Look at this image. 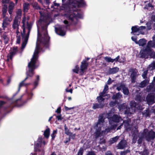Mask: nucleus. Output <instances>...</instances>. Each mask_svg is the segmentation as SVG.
<instances>
[{"instance_id": "41", "label": "nucleus", "mask_w": 155, "mask_h": 155, "mask_svg": "<svg viewBox=\"0 0 155 155\" xmlns=\"http://www.w3.org/2000/svg\"><path fill=\"white\" fill-rule=\"evenodd\" d=\"M18 47L17 46L14 47L13 48L12 51L9 53L14 55H15L18 51Z\"/></svg>"}, {"instance_id": "34", "label": "nucleus", "mask_w": 155, "mask_h": 155, "mask_svg": "<svg viewBox=\"0 0 155 155\" xmlns=\"http://www.w3.org/2000/svg\"><path fill=\"white\" fill-rule=\"evenodd\" d=\"M50 129L49 128H47L44 131V135L46 138H48L50 135Z\"/></svg>"}, {"instance_id": "55", "label": "nucleus", "mask_w": 155, "mask_h": 155, "mask_svg": "<svg viewBox=\"0 0 155 155\" xmlns=\"http://www.w3.org/2000/svg\"><path fill=\"white\" fill-rule=\"evenodd\" d=\"M32 26V24L31 23H29L28 21L27 23V28L28 30L31 31Z\"/></svg>"}, {"instance_id": "33", "label": "nucleus", "mask_w": 155, "mask_h": 155, "mask_svg": "<svg viewBox=\"0 0 155 155\" xmlns=\"http://www.w3.org/2000/svg\"><path fill=\"white\" fill-rule=\"evenodd\" d=\"M142 114L145 117H150V114L149 109V108H147L145 110H144L142 112Z\"/></svg>"}, {"instance_id": "14", "label": "nucleus", "mask_w": 155, "mask_h": 155, "mask_svg": "<svg viewBox=\"0 0 155 155\" xmlns=\"http://www.w3.org/2000/svg\"><path fill=\"white\" fill-rule=\"evenodd\" d=\"M88 66V63L86 62L85 60H83L80 66V73H83L84 71L87 69Z\"/></svg>"}, {"instance_id": "9", "label": "nucleus", "mask_w": 155, "mask_h": 155, "mask_svg": "<svg viewBox=\"0 0 155 155\" xmlns=\"http://www.w3.org/2000/svg\"><path fill=\"white\" fill-rule=\"evenodd\" d=\"M37 41L36 43V46L35 48L36 51L33 55V56L31 60L37 61L38 58V54L39 53V50L40 49V43H38Z\"/></svg>"}, {"instance_id": "5", "label": "nucleus", "mask_w": 155, "mask_h": 155, "mask_svg": "<svg viewBox=\"0 0 155 155\" xmlns=\"http://www.w3.org/2000/svg\"><path fill=\"white\" fill-rule=\"evenodd\" d=\"M67 17L69 20L74 25H75L77 23V18H82L83 15L82 14L78 12H77L76 14L73 13L68 14Z\"/></svg>"}, {"instance_id": "51", "label": "nucleus", "mask_w": 155, "mask_h": 155, "mask_svg": "<svg viewBox=\"0 0 155 155\" xmlns=\"http://www.w3.org/2000/svg\"><path fill=\"white\" fill-rule=\"evenodd\" d=\"M117 103V101H111L109 103V105L111 107H114Z\"/></svg>"}, {"instance_id": "25", "label": "nucleus", "mask_w": 155, "mask_h": 155, "mask_svg": "<svg viewBox=\"0 0 155 155\" xmlns=\"http://www.w3.org/2000/svg\"><path fill=\"white\" fill-rule=\"evenodd\" d=\"M39 13L40 15L41 18L38 20V22L40 24H41L43 22L45 21V16L44 13H42L41 11L39 12Z\"/></svg>"}, {"instance_id": "45", "label": "nucleus", "mask_w": 155, "mask_h": 155, "mask_svg": "<svg viewBox=\"0 0 155 155\" xmlns=\"http://www.w3.org/2000/svg\"><path fill=\"white\" fill-rule=\"evenodd\" d=\"M23 42H22V43L21 44V49H23L25 47V46L27 44V42L28 41V40H26V39H24V38H23Z\"/></svg>"}, {"instance_id": "2", "label": "nucleus", "mask_w": 155, "mask_h": 155, "mask_svg": "<svg viewBox=\"0 0 155 155\" xmlns=\"http://www.w3.org/2000/svg\"><path fill=\"white\" fill-rule=\"evenodd\" d=\"M22 97L21 96L20 98L15 100L14 103L16 104V105L19 107L22 106L23 104L22 103L19 105H18L17 104L18 101H21V99ZM7 102L3 101H0V116L2 115L3 112L4 113H8L11 112L12 110L13 107L15 106L14 105V103L12 102L9 105L7 104L5 105V104H7Z\"/></svg>"}, {"instance_id": "1", "label": "nucleus", "mask_w": 155, "mask_h": 155, "mask_svg": "<svg viewBox=\"0 0 155 155\" xmlns=\"http://www.w3.org/2000/svg\"><path fill=\"white\" fill-rule=\"evenodd\" d=\"M42 29L43 32V36L42 37L41 34L38 31L37 41L43 45L46 48H48L50 37L48 35L47 29L44 26L42 27Z\"/></svg>"}, {"instance_id": "31", "label": "nucleus", "mask_w": 155, "mask_h": 155, "mask_svg": "<svg viewBox=\"0 0 155 155\" xmlns=\"http://www.w3.org/2000/svg\"><path fill=\"white\" fill-rule=\"evenodd\" d=\"M114 62L115 61L116 62H118L119 63H123V62L124 60L125 59L123 58H120V56H118L116 58L114 59H113Z\"/></svg>"}, {"instance_id": "36", "label": "nucleus", "mask_w": 155, "mask_h": 155, "mask_svg": "<svg viewBox=\"0 0 155 155\" xmlns=\"http://www.w3.org/2000/svg\"><path fill=\"white\" fill-rule=\"evenodd\" d=\"M119 138V136H116L112 138H111L110 140V143L111 144H113L116 142Z\"/></svg>"}, {"instance_id": "21", "label": "nucleus", "mask_w": 155, "mask_h": 155, "mask_svg": "<svg viewBox=\"0 0 155 155\" xmlns=\"http://www.w3.org/2000/svg\"><path fill=\"white\" fill-rule=\"evenodd\" d=\"M119 69L117 67H115L112 68H110L109 69V73L110 74H113L117 72Z\"/></svg>"}, {"instance_id": "16", "label": "nucleus", "mask_w": 155, "mask_h": 155, "mask_svg": "<svg viewBox=\"0 0 155 155\" xmlns=\"http://www.w3.org/2000/svg\"><path fill=\"white\" fill-rule=\"evenodd\" d=\"M110 120L114 122L119 123L120 120H122L121 117L117 114H114L112 117L110 118Z\"/></svg>"}, {"instance_id": "37", "label": "nucleus", "mask_w": 155, "mask_h": 155, "mask_svg": "<svg viewBox=\"0 0 155 155\" xmlns=\"http://www.w3.org/2000/svg\"><path fill=\"white\" fill-rule=\"evenodd\" d=\"M123 123L124 124V128L125 129L127 130L129 128L130 124L128 120H124Z\"/></svg>"}, {"instance_id": "29", "label": "nucleus", "mask_w": 155, "mask_h": 155, "mask_svg": "<svg viewBox=\"0 0 155 155\" xmlns=\"http://www.w3.org/2000/svg\"><path fill=\"white\" fill-rule=\"evenodd\" d=\"M7 5L6 4H4L2 8V16L3 18L5 17L6 16V13L7 12Z\"/></svg>"}, {"instance_id": "27", "label": "nucleus", "mask_w": 155, "mask_h": 155, "mask_svg": "<svg viewBox=\"0 0 155 155\" xmlns=\"http://www.w3.org/2000/svg\"><path fill=\"white\" fill-rule=\"evenodd\" d=\"M147 42V41L144 38L141 39L138 42H136V44H138L140 46H143Z\"/></svg>"}, {"instance_id": "46", "label": "nucleus", "mask_w": 155, "mask_h": 155, "mask_svg": "<svg viewBox=\"0 0 155 155\" xmlns=\"http://www.w3.org/2000/svg\"><path fill=\"white\" fill-rule=\"evenodd\" d=\"M105 61L108 62L113 63L114 62L113 59L111 58L110 57L106 56L104 58Z\"/></svg>"}, {"instance_id": "52", "label": "nucleus", "mask_w": 155, "mask_h": 155, "mask_svg": "<svg viewBox=\"0 0 155 155\" xmlns=\"http://www.w3.org/2000/svg\"><path fill=\"white\" fill-rule=\"evenodd\" d=\"M0 98L4 100H6L7 101H9L10 100V99L8 97V96L5 95H1L0 94Z\"/></svg>"}, {"instance_id": "24", "label": "nucleus", "mask_w": 155, "mask_h": 155, "mask_svg": "<svg viewBox=\"0 0 155 155\" xmlns=\"http://www.w3.org/2000/svg\"><path fill=\"white\" fill-rule=\"evenodd\" d=\"M149 83V80L148 79H145L141 82L139 84V86L140 87H146Z\"/></svg>"}, {"instance_id": "49", "label": "nucleus", "mask_w": 155, "mask_h": 155, "mask_svg": "<svg viewBox=\"0 0 155 155\" xmlns=\"http://www.w3.org/2000/svg\"><path fill=\"white\" fill-rule=\"evenodd\" d=\"M148 70H147L143 71L142 74V76L143 79H145L147 78V76L148 73Z\"/></svg>"}, {"instance_id": "18", "label": "nucleus", "mask_w": 155, "mask_h": 155, "mask_svg": "<svg viewBox=\"0 0 155 155\" xmlns=\"http://www.w3.org/2000/svg\"><path fill=\"white\" fill-rule=\"evenodd\" d=\"M1 38L4 40L5 44H6L8 43L9 38L6 35V32H5L2 34L1 35Z\"/></svg>"}, {"instance_id": "23", "label": "nucleus", "mask_w": 155, "mask_h": 155, "mask_svg": "<svg viewBox=\"0 0 155 155\" xmlns=\"http://www.w3.org/2000/svg\"><path fill=\"white\" fill-rule=\"evenodd\" d=\"M29 6L30 4L28 2H25L23 4V11L24 12L26 13L28 12L29 9Z\"/></svg>"}, {"instance_id": "26", "label": "nucleus", "mask_w": 155, "mask_h": 155, "mask_svg": "<svg viewBox=\"0 0 155 155\" xmlns=\"http://www.w3.org/2000/svg\"><path fill=\"white\" fill-rule=\"evenodd\" d=\"M101 127H99L97 129L94 133L95 138L96 139H97L99 137H101Z\"/></svg>"}, {"instance_id": "30", "label": "nucleus", "mask_w": 155, "mask_h": 155, "mask_svg": "<svg viewBox=\"0 0 155 155\" xmlns=\"http://www.w3.org/2000/svg\"><path fill=\"white\" fill-rule=\"evenodd\" d=\"M105 94L104 93V92H101L99 94L100 95L99 96L97 97L96 99L97 100H98V101L100 102V101H104V98H103V97H105V96L104 95Z\"/></svg>"}, {"instance_id": "20", "label": "nucleus", "mask_w": 155, "mask_h": 155, "mask_svg": "<svg viewBox=\"0 0 155 155\" xmlns=\"http://www.w3.org/2000/svg\"><path fill=\"white\" fill-rule=\"evenodd\" d=\"M153 41H150L147 43L148 45L152 48H155V35L152 37Z\"/></svg>"}, {"instance_id": "12", "label": "nucleus", "mask_w": 155, "mask_h": 155, "mask_svg": "<svg viewBox=\"0 0 155 155\" xmlns=\"http://www.w3.org/2000/svg\"><path fill=\"white\" fill-rule=\"evenodd\" d=\"M155 138V132L151 130L147 133L146 140L148 141H150L151 140H153Z\"/></svg>"}, {"instance_id": "60", "label": "nucleus", "mask_w": 155, "mask_h": 155, "mask_svg": "<svg viewBox=\"0 0 155 155\" xmlns=\"http://www.w3.org/2000/svg\"><path fill=\"white\" fill-rule=\"evenodd\" d=\"M149 152L146 149H144L143 152H141V155H148Z\"/></svg>"}, {"instance_id": "54", "label": "nucleus", "mask_w": 155, "mask_h": 155, "mask_svg": "<svg viewBox=\"0 0 155 155\" xmlns=\"http://www.w3.org/2000/svg\"><path fill=\"white\" fill-rule=\"evenodd\" d=\"M154 88V85L153 84H150L147 87V89L149 91L153 90Z\"/></svg>"}, {"instance_id": "62", "label": "nucleus", "mask_w": 155, "mask_h": 155, "mask_svg": "<svg viewBox=\"0 0 155 155\" xmlns=\"http://www.w3.org/2000/svg\"><path fill=\"white\" fill-rule=\"evenodd\" d=\"M84 150H83V148H81L77 153V155H83V153Z\"/></svg>"}, {"instance_id": "48", "label": "nucleus", "mask_w": 155, "mask_h": 155, "mask_svg": "<svg viewBox=\"0 0 155 155\" xmlns=\"http://www.w3.org/2000/svg\"><path fill=\"white\" fill-rule=\"evenodd\" d=\"M147 68L151 70L154 69H155V61L149 65Z\"/></svg>"}, {"instance_id": "43", "label": "nucleus", "mask_w": 155, "mask_h": 155, "mask_svg": "<svg viewBox=\"0 0 155 155\" xmlns=\"http://www.w3.org/2000/svg\"><path fill=\"white\" fill-rule=\"evenodd\" d=\"M33 7L35 9L41 10V9L40 7L38 5V3L34 2L32 5Z\"/></svg>"}, {"instance_id": "64", "label": "nucleus", "mask_w": 155, "mask_h": 155, "mask_svg": "<svg viewBox=\"0 0 155 155\" xmlns=\"http://www.w3.org/2000/svg\"><path fill=\"white\" fill-rule=\"evenodd\" d=\"M14 56V55H12V54H10V53H9L7 56V58H9L10 60L12 61V60L13 57Z\"/></svg>"}, {"instance_id": "35", "label": "nucleus", "mask_w": 155, "mask_h": 155, "mask_svg": "<svg viewBox=\"0 0 155 155\" xmlns=\"http://www.w3.org/2000/svg\"><path fill=\"white\" fill-rule=\"evenodd\" d=\"M118 84H116L114 85V87H116L117 86V87L116 88V89L118 91H119L121 90V89L123 90V89L125 86V85L124 84H123L121 83L120 84V85L118 86Z\"/></svg>"}, {"instance_id": "17", "label": "nucleus", "mask_w": 155, "mask_h": 155, "mask_svg": "<svg viewBox=\"0 0 155 155\" xmlns=\"http://www.w3.org/2000/svg\"><path fill=\"white\" fill-rule=\"evenodd\" d=\"M132 73L131 74L130 77L131 81L132 83H134L137 78V72L135 70L132 68L131 69Z\"/></svg>"}, {"instance_id": "44", "label": "nucleus", "mask_w": 155, "mask_h": 155, "mask_svg": "<svg viewBox=\"0 0 155 155\" xmlns=\"http://www.w3.org/2000/svg\"><path fill=\"white\" fill-rule=\"evenodd\" d=\"M122 90L123 94L125 95H128L129 94L128 89L127 87H126V86L123 88Z\"/></svg>"}, {"instance_id": "40", "label": "nucleus", "mask_w": 155, "mask_h": 155, "mask_svg": "<svg viewBox=\"0 0 155 155\" xmlns=\"http://www.w3.org/2000/svg\"><path fill=\"white\" fill-rule=\"evenodd\" d=\"M137 134L138 133L137 132L135 133V132H134L132 134V141L134 143H135L137 141L138 137Z\"/></svg>"}, {"instance_id": "3", "label": "nucleus", "mask_w": 155, "mask_h": 155, "mask_svg": "<svg viewBox=\"0 0 155 155\" xmlns=\"http://www.w3.org/2000/svg\"><path fill=\"white\" fill-rule=\"evenodd\" d=\"M37 61L31 60L28 65V70L26 72V77L25 78L26 80L29 78H32L35 74V70L36 68L35 64Z\"/></svg>"}, {"instance_id": "56", "label": "nucleus", "mask_w": 155, "mask_h": 155, "mask_svg": "<svg viewBox=\"0 0 155 155\" xmlns=\"http://www.w3.org/2000/svg\"><path fill=\"white\" fill-rule=\"evenodd\" d=\"M139 28V31L140 34L142 35L144 34V32H142L141 31L143 30L144 29L146 28V27L144 26H141L140 27H138Z\"/></svg>"}, {"instance_id": "6", "label": "nucleus", "mask_w": 155, "mask_h": 155, "mask_svg": "<svg viewBox=\"0 0 155 155\" xmlns=\"http://www.w3.org/2000/svg\"><path fill=\"white\" fill-rule=\"evenodd\" d=\"M71 3L73 8H84L87 6L84 0H72Z\"/></svg>"}, {"instance_id": "11", "label": "nucleus", "mask_w": 155, "mask_h": 155, "mask_svg": "<svg viewBox=\"0 0 155 155\" xmlns=\"http://www.w3.org/2000/svg\"><path fill=\"white\" fill-rule=\"evenodd\" d=\"M97 101L99 103H95L93 104L92 108L94 110L98 108H103L104 106V101H100V102H99L98 100H97Z\"/></svg>"}, {"instance_id": "63", "label": "nucleus", "mask_w": 155, "mask_h": 155, "mask_svg": "<svg viewBox=\"0 0 155 155\" xmlns=\"http://www.w3.org/2000/svg\"><path fill=\"white\" fill-rule=\"evenodd\" d=\"M104 121V119L103 118V117L102 116H101L100 117L98 120V122L97 124H99L101 123H103Z\"/></svg>"}, {"instance_id": "47", "label": "nucleus", "mask_w": 155, "mask_h": 155, "mask_svg": "<svg viewBox=\"0 0 155 155\" xmlns=\"http://www.w3.org/2000/svg\"><path fill=\"white\" fill-rule=\"evenodd\" d=\"M65 133L67 135H70L72 134V133L70 132L68 129V128L67 127L66 124H65L64 126Z\"/></svg>"}, {"instance_id": "19", "label": "nucleus", "mask_w": 155, "mask_h": 155, "mask_svg": "<svg viewBox=\"0 0 155 155\" xmlns=\"http://www.w3.org/2000/svg\"><path fill=\"white\" fill-rule=\"evenodd\" d=\"M145 99V97L142 96L140 94H137L135 98L136 101L140 102L143 101Z\"/></svg>"}, {"instance_id": "38", "label": "nucleus", "mask_w": 155, "mask_h": 155, "mask_svg": "<svg viewBox=\"0 0 155 155\" xmlns=\"http://www.w3.org/2000/svg\"><path fill=\"white\" fill-rule=\"evenodd\" d=\"M148 130L147 129H144L143 132L141 134V136L143 138H144L146 140V137H147V133L148 132Z\"/></svg>"}, {"instance_id": "4", "label": "nucleus", "mask_w": 155, "mask_h": 155, "mask_svg": "<svg viewBox=\"0 0 155 155\" xmlns=\"http://www.w3.org/2000/svg\"><path fill=\"white\" fill-rule=\"evenodd\" d=\"M42 138L41 137H38L36 142L35 143L34 146V152H39L41 153L40 155H44L45 150L43 148L40 149L41 147L42 143L44 145L46 144V142L45 141H42Z\"/></svg>"}, {"instance_id": "42", "label": "nucleus", "mask_w": 155, "mask_h": 155, "mask_svg": "<svg viewBox=\"0 0 155 155\" xmlns=\"http://www.w3.org/2000/svg\"><path fill=\"white\" fill-rule=\"evenodd\" d=\"M22 23L23 24V26H22L23 33H21V35L22 38H24V35H25L26 31H25V21L23 20H22Z\"/></svg>"}, {"instance_id": "8", "label": "nucleus", "mask_w": 155, "mask_h": 155, "mask_svg": "<svg viewBox=\"0 0 155 155\" xmlns=\"http://www.w3.org/2000/svg\"><path fill=\"white\" fill-rule=\"evenodd\" d=\"M155 95L153 94L150 93L148 94L146 97V100L147 104L149 105L154 104L155 102Z\"/></svg>"}, {"instance_id": "15", "label": "nucleus", "mask_w": 155, "mask_h": 155, "mask_svg": "<svg viewBox=\"0 0 155 155\" xmlns=\"http://www.w3.org/2000/svg\"><path fill=\"white\" fill-rule=\"evenodd\" d=\"M55 31L56 33L60 36H64L65 35L66 32L63 30V28L62 26L55 27Z\"/></svg>"}, {"instance_id": "39", "label": "nucleus", "mask_w": 155, "mask_h": 155, "mask_svg": "<svg viewBox=\"0 0 155 155\" xmlns=\"http://www.w3.org/2000/svg\"><path fill=\"white\" fill-rule=\"evenodd\" d=\"M131 33L139 31V29L138 28V26L137 25H135L134 26H132L131 28Z\"/></svg>"}, {"instance_id": "58", "label": "nucleus", "mask_w": 155, "mask_h": 155, "mask_svg": "<svg viewBox=\"0 0 155 155\" xmlns=\"http://www.w3.org/2000/svg\"><path fill=\"white\" fill-rule=\"evenodd\" d=\"M79 70V67L78 65H76L74 69L73 70V71L74 72L78 74V71Z\"/></svg>"}, {"instance_id": "50", "label": "nucleus", "mask_w": 155, "mask_h": 155, "mask_svg": "<svg viewBox=\"0 0 155 155\" xmlns=\"http://www.w3.org/2000/svg\"><path fill=\"white\" fill-rule=\"evenodd\" d=\"M127 106L125 104H123L119 106V108L120 110H124L127 108Z\"/></svg>"}, {"instance_id": "53", "label": "nucleus", "mask_w": 155, "mask_h": 155, "mask_svg": "<svg viewBox=\"0 0 155 155\" xmlns=\"http://www.w3.org/2000/svg\"><path fill=\"white\" fill-rule=\"evenodd\" d=\"M57 131L56 130H54L53 131L51 135V136L52 137V140H53L56 136V134H57Z\"/></svg>"}, {"instance_id": "22", "label": "nucleus", "mask_w": 155, "mask_h": 155, "mask_svg": "<svg viewBox=\"0 0 155 155\" xmlns=\"http://www.w3.org/2000/svg\"><path fill=\"white\" fill-rule=\"evenodd\" d=\"M122 95L120 92H118L115 94L113 95L111 97V99L113 100H114L115 101L119 100L122 97Z\"/></svg>"}, {"instance_id": "7", "label": "nucleus", "mask_w": 155, "mask_h": 155, "mask_svg": "<svg viewBox=\"0 0 155 155\" xmlns=\"http://www.w3.org/2000/svg\"><path fill=\"white\" fill-rule=\"evenodd\" d=\"M150 48L151 47L147 44V45L144 49L140 51L139 53V55H140V58H148L149 53L151 51Z\"/></svg>"}, {"instance_id": "59", "label": "nucleus", "mask_w": 155, "mask_h": 155, "mask_svg": "<svg viewBox=\"0 0 155 155\" xmlns=\"http://www.w3.org/2000/svg\"><path fill=\"white\" fill-rule=\"evenodd\" d=\"M149 55L150 56V58H155V52L151 51L149 53Z\"/></svg>"}, {"instance_id": "32", "label": "nucleus", "mask_w": 155, "mask_h": 155, "mask_svg": "<svg viewBox=\"0 0 155 155\" xmlns=\"http://www.w3.org/2000/svg\"><path fill=\"white\" fill-rule=\"evenodd\" d=\"M26 80H25V79L24 80L22 81L20 83V84H19V87L18 88V91L15 94H14L13 95V96L12 97L13 98L14 97H15V96L18 94V93L19 91L20 90V87H22V86H23V85H25L24 82Z\"/></svg>"}, {"instance_id": "28", "label": "nucleus", "mask_w": 155, "mask_h": 155, "mask_svg": "<svg viewBox=\"0 0 155 155\" xmlns=\"http://www.w3.org/2000/svg\"><path fill=\"white\" fill-rule=\"evenodd\" d=\"M18 19L15 18L13 21V23L12 25V28L15 29L17 28H18L19 24H18Z\"/></svg>"}, {"instance_id": "57", "label": "nucleus", "mask_w": 155, "mask_h": 155, "mask_svg": "<svg viewBox=\"0 0 155 155\" xmlns=\"http://www.w3.org/2000/svg\"><path fill=\"white\" fill-rule=\"evenodd\" d=\"M130 152L129 150H127L123 151L120 152V155H126V154Z\"/></svg>"}, {"instance_id": "10", "label": "nucleus", "mask_w": 155, "mask_h": 155, "mask_svg": "<svg viewBox=\"0 0 155 155\" xmlns=\"http://www.w3.org/2000/svg\"><path fill=\"white\" fill-rule=\"evenodd\" d=\"M127 141L123 139L119 142L117 145L116 147L118 149H123L127 147Z\"/></svg>"}, {"instance_id": "61", "label": "nucleus", "mask_w": 155, "mask_h": 155, "mask_svg": "<svg viewBox=\"0 0 155 155\" xmlns=\"http://www.w3.org/2000/svg\"><path fill=\"white\" fill-rule=\"evenodd\" d=\"M63 23L66 25L65 26V28L66 29H67L68 27H69L70 24L68 23V21L67 20H65L63 21Z\"/></svg>"}, {"instance_id": "13", "label": "nucleus", "mask_w": 155, "mask_h": 155, "mask_svg": "<svg viewBox=\"0 0 155 155\" xmlns=\"http://www.w3.org/2000/svg\"><path fill=\"white\" fill-rule=\"evenodd\" d=\"M3 18V20L2 27L3 30H5L7 26L9 25L11 20L7 16Z\"/></svg>"}]
</instances>
